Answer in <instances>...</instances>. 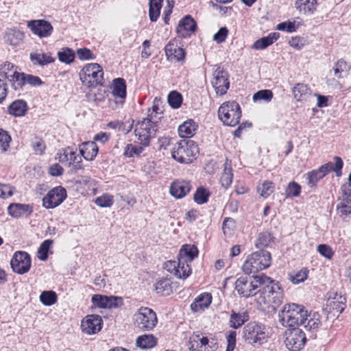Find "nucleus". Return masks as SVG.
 <instances>
[{"label":"nucleus","mask_w":351,"mask_h":351,"mask_svg":"<svg viewBox=\"0 0 351 351\" xmlns=\"http://www.w3.org/2000/svg\"><path fill=\"white\" fill-rule=\"evenodd\" d=\"M233 173L231 168L225 167L220 178V182L226 189L230 186L232 182Z\"/></svg>","instance_id":"nucleus-59"},{"label":"nucleus","mask_w":351,"mask_h":351,"mask_svg":"<svg viewBox=\"0 0 351 351\" xmlns=\"http://www.w3.org/2000/svg\"><path fill=\"white\" fill-rule=\"evenodd\" d=\"M95 203L100 207H110L114 203L113 196L104 194L96 198Z\"/></svg>","instance_id":"nucleus-62"},{"label":"nucleus","mask_w":351,"mask_h":351,"mask_svg":"<svg viewBox=\"0 0 351 351\" xmlns=\"http://www.w3.org/2000/svg\"><path fill=\"white\" fill-rule=\"evenodd\" d=\"M198 147L191 140H182L175 144L171 152L172 157L180 163H191L198 154Z\"/></svg>","instance_id":"nucleus-6"},{"label":"nucleus","mask_w":351,"mask_h":351,"mask_svg":"<svg viewBox=\"0 0 351 351\" xmlns=\"http://www.w3.org/2000/svg\"><path fill=\"white\" fill-rule=\"evenodd\" d=\"M58 57L60 62L71 64L74 62L75 53L73 49L69 47H63L58 52Z\"/></svg>","instance_id":"nucleus-47"},{"label":"nucleus","mask_w":351,"mask_h":351,"mask_svg":"<svg viewBox=\"0 0 351 351\" xmlns=\"http://www.w3.org/2000/svg\"><path fill=\"white\" fill-rule=\"evenodd\" d=\"M165 53L169 60L183 62L185 60L186 51L180 47L176 39H172L165 47Z\"/></svg>","instance_id":"nucleus-24"},{"label":"nucleus","mask_w":351,"mask_h":351,"mask_svg":"<svg viewBox=\"0 0 351 351\" xmlns=\"http://www.w3.org/2000/svg\"><path fill=\"white\" fill-rule=\"evenodd\" d=\"M271 255L268 251L261 250L250 254L243 265L245 274H256L267 269L271 264Z\"/></svg>","instance_id":"nucleus-4"},{"label":"nucleus","mask_w":351,"mask_h":351,"mask_svg":"<svg viewBox=\"0 0 351 351\" xmlns=\"http://www.w3.org/2000/svg\"><path fill=\"white\" fill-rule=\"evenodd\" d=\"M198 124L192 119H187L178 128V134L181 138H191L195 134Z\"/></svg>","instance_id":"nucleus-32"},{"label":"nucleus","mask_w":351,"mask_h":351,"mask_svg":"<svg viewBox=\"0 0 351 351\" xmlns=\"http://www.w3.org/2000/svg\"><path fill=\"white\" fill-rule=\"evenodd\" d=\"M29 206L26 204L12 203L8 208V213L14 217H19L27 211Z\"/></svg>","instance_id":"nucleus-49"},{"label":"nucleus","mask_w":351,"mask_h":351,"mask_svg":"<svg viewBox=\"0 0 351 351\" xmlns=\"http://www.w3.org/2000/svg\"><path fill=\"white\" fill-rule=\"evenodd\" d=\"M298 26V24H296V22L295 21H287L278 24L276 26V29L280 31L292 33L295 32L297 30Z\"/></svg>","instance_id":"nucleus-61"},{"label":"nucleus","mask_w":351,"mask_h":351,"mask_svg":"<svg viewBox=\"0 0 351 351\" xmlns=\"http://www.w3.org/2000/svg\"><path fill=\"white\" fill-rule=\"evenodd\" d=\"M10 265L14 272L18 274H26L32 266L31 256L26 252L16 251L10 261Z\"/></svg>","instance_id":"nucleus-16"},{"label":"nucleus","mask_w":351,"mask_h":351,"mask_svg":"<svg viewBox=\"0 0 351 351\" xmlns=\"http://www.w3.org/2000/svg\"><path fill=\"white\" fill-rule=\"evenodd\" d=\"M92 308L112 309L123 305V299L120 296L94 294L91 298Z\"/></svg>","instance_id":"nucleus-14"},{"label":"nucleus","mask_w":351,"mask_h":351,"mask_svg":"<svg viewBox=\"0 0 351 351\" xmlns=\"http://www.w3.org/2000/svg\"><path fill=\"white\" fill-rule=\"evenodd\" d=\"M40 301L45 306H52L58 301V295L54 291H44L40 295Z\"/></svg>","instance_id":"nucleus-48"},{"label":"nucleus","mask_w":351,"mask_h":351,"mask_svg":"<svg viewBox=\"0 0 351 351\" xmlns=\"http://www.w3.org/2000/svg\"><path fill=\"white\" fill-rule=\"evenodd\" d=\"M301 191V186L298 182L291 181L285 189V195L287 197H295L300 195Z\"/></svg>","instance_id":"nucleus-54"},{"label":"nucleus","mask_w":351,"mask_h":351,"mask_svg":"<svg viewBox=\"0 0 351 351\" xmlns=\"http://www.w3.org/2000/svg\"><path fill=\"white\" fill-rule=\"evenodd\" d=\"M211 82L217 95H224L230 88L228 73L221 66H217L213 72Z\"/></svg>","instance_id":"nucleus-18"},{"label":"nucleus","mask_w":351,"mask_h":351,"mask_svg":"<svg viewBox=\"0 0 351 351\" xmlns=\"http://www.w3.org/2000/svg\"><path fill=\"white\" fill-rule=\"evenodd\" d=\"M32 147L36 154L43 155L47 147L43 138L35 136L32 142Z\"/></svg>","instance_id":"nucleus-57"},{"label":"nucleus","mask_w":351,"mask_h":351,"mask_svg":"<svg viewBox=\"0 0 351 351\" xmlns=\"http://www.w3.org/2000/svg\"><path fill=\"white\" fill-rule=\"evenodd\" d=\"M12 137L9 133L3 129H0V152L1 153L6 152L10 146Z\"/></svg>","instance_id":"nucleus-52"},{"label":"nucleus","mask_w":351,"mask_h":351,"mask_svg":"<svg viewBox=\"0 0 351 351\" xmlns=\"http://www.w3.org/2000/svg\"><path fill=\"white\" fill-rule=\"evenodd\" d=\"M168 102L173 108H180L182 103V95L177 91H171L168 95Z\"/></svg>","instance_id":"nucleus-60"},{"label":"nucleus","mask_w":351,"mask_h":351,"mask_svg":"<svg viewBox=\"0 0 351 351\" xmlns=\"http://www.w3.org/2000/svg\"><path fill=\"white\" fill-rule=\"evenodd\" d=\"M189 263H191L178 258L176 265V269H178V272L176 273V277L180 279L187 278L192 272V269Z\"/></svg>","instance_id":"nucleus-41"},{"label":"nucleus","mask_w":351,"mask_h":351,"mask_svg":"<svg viewBox=\"0 0 351 351\" xmlns=\"http://www.w3.org/2000/svg\"><path fill=\"white\" fill-rule=\"evenodd\" d=\"M10 114L14 117L24 116L27 111V103L23 100L14 101L8 108Z\"/></svg>","instance_id":"nucleus-39"},{"label":"nucleus","mask_w":351,"mask_h":351,"mask_svg":"<svg viewBox=\"0 0 351 351\" xmlns=\"http://www.w3.org/2000/svg\"><path fill=\"white\" fill-rule=\"evenodd\" d=\"M133 324L140 330H152L158 324L157 315L153 309L141 306L133 316Z\"/></svg>","instance_id":"nucleus-7"},{"label":"nucleus","mask_w":351,"mask_h":351,"mask_svg":"<svg viewBox=\"0 0 351 351\" xmlns=\"http://www.w3.org/2000/svg\"><path fill=\"white\" fill-rule=\"evenodd\" d=\"M279 36V34L277 32L270 33L268 36L258 39L253 44V48L257 50L264 49L276 41Z\"/></svg>","instance_id":"nucleus-38"},{"label":"nucleus","mask_w":351,"mask_h":351,"mask_svg":"<svg viewBox=\"0 0 351 351\" xmlns=\"http://www.w3.org/2000/svg\"><path fill=\"white\" fill-rule=\"evenodd\" d=\"M317 252L324 257L331 260L335 255V252L332 247L326 244H320L317 246Z\"/></svg>","instance_id":"nucleus-64"},{"label":"nucleus","mask_w":351,"mask_h":351,"mask_svg":"<svg viewBox=\"0 0 351 351\" xmlns=\"http://www.w3.org/2000/svg\"><path fill=\"white\" fill-rule=\"evenodd\" d=\"M155 291L157 294L162 296L170 295L173 293L171 280L167 278L158 280L155 284Z\"/></svg>","instance_id":"nucleus-36"},{"label":"nucleus","mask_w":351,"mask_h":351,"mask_svg":"<svg viewBox=\"0 0 351 351\" xmlns=\"http://www.w3.org/2000/svg\"><path fill=\"white\" fill-rule=\"evenodd\" d=\"M245 340L252 345H261L267 341L265 326L256 322L248 323L243 330Z\"/></svg>","instance_id":"nucleus-13"},{"label":"nucleus","mask_w":351,"mask_h":351,"mask_svg":"<svg viewBox=\"0 0 351 351\" xmlns=\"http://www.w3.org/2000/svg\"><path fill=\"white\" fill-rule=\"evenodd\" d=\"M339 200V202L337 204L336 207L337 214H339L341 217H344L350 215L351 196L346 195L344 193H342Z\"/></svg>","instance_id":"nucleus-34"},{"label":"nucleus","mask_w":351,"mask_h":351,"mask_svg":"<svg viewBox=\"0 0 351 351\" xmlns=\"http://www.w3.org/2000/svg\"><path fill=\"white\" fill-rule=\"evenodd\" d=\"M295 6L300 14L313 15L317 11L318 3L317 0H297Z\"/></svg>","instance_id":"nucleus-28"},{"label":"nucleus","mask_w":351,"mask_h":351,"mask_svg":"<svg viewBox=\"0 0 351 351\" xmlns=\"http://www.w3.org/2000/svg\"><path fill=\"white\" fill-rule=\"evenodd\" d=\"M189 349L190 351H215L217 343L215 339H209L206 334L195 332L189 337Z\"/></svg>","instance_id":"nucleus-10"},{"label":"nucleus","mask_w":351,"mask_h":351,"mask_svg":"<svg viewBox=\"0 0 351 351\" xmlns=\"http://www.w3.org/2000/svg\"><path fill=\"white\" fill-rule=\"evenodd\" d=\"M321 324V315L318 312L310 311L308 313L306 311V319H305V324H303L306 330H317Z\"/></svg>","instance_id":"nucleus-35"},{"label":"nucleus","mask_w":351,"mask_h":351,"mask_svg":"<svg viewBox=\"0 0 351 351\" xmlns=\"http://www.w3.org/2000/svg\"><path fill=\"white\" fill-rule=\"evenodd\" d=\"M157 344L158 338L152 334H143L136 339V346L143 350L152 349Z\"/></svg>","instance_id":"nucleus-33"},{"label":"nucleus","mask_w":351,"mask_h":351,"mask_svg":"<svg viewBox=\"0 0 351 351\" xmlns=\"http://www.w3.org/2000/svg\"><path fill=\"white\" fill-rule=\"evenodd\" d=\"M18 67L13 63L5 61L0 64V77L10 81L18 72Z\"/></svg>","instance_id":"nucleus-40"},{"label":"nucleus","mask_w":351,"mask_h":351,"mask_svg":"<svg viewBox=\"0 0 351 351\" xmlns=\"http://www.w3.org/2000/svg\"><path fill=\"white\" fill-rule=\"evenodd\" d=\"M145 147L143 145H135L133 144H128L125 147L123 155L125 157L132 158L134 156H140L143 152Z\"/></svg>","instance_id":"nucleus-58"},{"label":"nucleus","mask_w":351,"mask_h":351,"mask_svg":"<svg viewBox=\"0 0 351 351\" xmlns=\"http://www.w3.org/2000/svg\"><path fill=\"white\" fill-rule=\"evenodd\" d=\"M309 270L303 267L300 270L293 274H289L288 279L294 285H298L304 282L308 278Z\"/></svg>","instance_id":"nucleus-50"},{"label":"nucleus","mask_w":351,"mask_h":351,"mask_svg":"<svg viewBox=\"0 0 351 351\" xmlns=\"http://www.w3.org/2000/svg\"><path fill=\"white\" fill-rule=\"evenodd\" d=\"M23 34L19 31L11 30L5 36L6 42L13 46L19 45L23 40Z\"/></svg>","instance_id":"nucleus-56"},{"label":"nucleus","mask_w":351,"mask_h":351,"mask_svg":"<svg viewBox=\"0 0 351 351\" xmlns=\"http://www.w3.org/2000/svg\"><path fill=\"white\" fill-rule=\"evenodd\" d=\"M260 275L254 276L252 279L246 276H241L234 282V290L241 298L256 296L259 282H256Z\"/></svg>","instance_id":"nucleus-11"},{"label":"nucleus","mask_w":351,"mask_h":351,"mask_svg":"<svg viewBox=\"0 0 351 351\" xmlns=\"http://www.w3.org/2000/svg\"><path fill=\"white\" fill-rule=\"evenodd\" d=\"M28 27L32 33L40 38L50 36L53 31L52 25L45 20H33L28 23Z\"/></svg>","instance_id":"nucleus-23"},{"label":"nucleus","mask_w":351,"mask_h":351,"mask_svg":"<svg viewBox=\"0 0 351 351\" xmlns=\"http://www.w3.org/2000/svg\"><path fill=\"white\" fill-rule=\"evenodd\" d=\"M76 54L80 60H94L96 58L93 52L86 47L77 49L76 50Z\"/></svg>","instance_id":"nucleus-63"},{"label":"nucleus","mask_w":351,"mask_h":351,"mask_svg":"<svg viewBox=\"0 0 351 351\" xmlns=\"http://www.w3.org/2000/svg\"><path fill=\"white\" fill-rule=\"evenodd\" d=\"M81 156L86 160H93L98 154V146L94 141H87L79 145Z\"/></svg>","instance_id":"nucleus-26"},{"label":"nucleus","mask_w":351,"mask_h":351,"mask_svg":"<svg viewBox=\"0 0 351 351\" xmlns=\"http://www.w3.org/2000/svg\"><path fill=\"white\" fill-rule=\"evenodd\" d=\"M197 29V23L191 15H186L178 23L176 27L178 36L181 38L190 37Z\"/></svg>","instance_id":"nucleus-22"},{"label":"nucleus","mask_w":351,"mask_h":351,"mask_svg":"<svg viewBox=\"0 0 351 351\" xmlns=\"http://www.w3.org/2000/svg\"><path fill=\"white\" fill-rule=\"evenodd\" d=\"M53 243V240L47 239L40 244L37 251V257L39 260L45 261L48 258L49 254H52L51 247Z\"/></svg>","instance_id":"nucleus-45"},{"label":"nucleus","mask_w":351,"mask_h":351,"mask_svg":"<svg viewBox=\"0 0 351 351\" xmlns=\"http://www.w3.org/2000/svg\"><path fill=\"white\" fill-rule=\"evenodd\" d=\"M256 282L260 285L255 298L257 308L267 313H275L284 299L280 283L264 274L257 278Z\"/></svg>","instance_id":"nucleus-1"},{"label":"nucleus","mask_w":351,"mask_h":351,"mask_svg":"<svg viewBox=\"0 0 351 351\" xmlns=\"http://www.w3.org/2000/svg\"><path fill=\"white\" fill-rule=\"evenodd\" d=\"M163 0H149V16L152 22L158 20L162 8Z\"/></svg>","instance_id":"nucleus-44"},{"label":"nucleus","mask_w":351,"mask_h":351,"mask_svg":"<svg viewBox=\"0 0 351 351\" xmlns=\"http://www.w3.org/2000/svg\"><path fill=\"white\" fill-rule=\"evenodd\" d=\"M333 160L335 164L328 162L321 165L318 169L308 171L306 174L308 185L310 187H315L317 182L331 171H334L337 177H340L342 175L343 160L339 156H335Z\"/></svg>","instance_id":"nucleus-3"},{"label":"nucleus","mask_w":351,"mask_h":351,"mask_svg":"<svg viewBox=\"0 0 351 351\" xmlns=\"http://www.w3.org/2000/svg\"><path fill=\"white\" fill-rule=\"evenodd\" d=\"M274 97L273 92L269 89H264L257 91L253 95L252 99L254 102L258 101H265L269 102Z\"/></svg>","instance_id":"nucleus-55"},{"label":"nucleus","mask_w":351,"mask_h":351,"mask_svg":"<svg viewBox=\"0 0 351 351\" xmlns=\"http://www.w3.org/2000/svg\"><path fill=\"white\" fill-rule=\"evenodd\" d=\"M350 68V65L346 60L340 59L333 66L335 75L338 78H342L348 74Z\"/></svg>","instance_id":"nucleus-46"},{"label":"nucleus","mask_w":351,"mask_h":351,"mask_svg":"<svg viewBox=\"0 0 351 351\" xmlns=\"http://www.w3.org/2000/svg\"><path fill=\"white\" fill-rule=\"evenodd\" d=\"M56 159L75 171L84 169L82 157L77 154L76 150L69 146L59 149L56 155Z\"/></svg>","instance_id":"nucleus-12"},{"label":"nucleus","mask_w":351,"mask_h":351,"mask_svg":"<svg viewBox=\"0 0 351 351\" xmlns=\"http://www.w3.org/2000/svg\"><path fill=\"white\" fill-rule=\"evenodd\" d=\"M212 300L211 293L207 292L202 293L191 304V309L193 312L202 311L210 306Z\"/></svg>","instance_id":"nucleus-27"},{"label":"nucleus","mask_w":351,"mask_h":351,"mask_svg":"<svg viewBox=\"0 0 351 351\" xmlns=\"http://www.w3.org/2000/svg\"><path fill=\"white\" fill-rule=\"evenodd\" d=\"M157 128L156 122L150 119H144L136 125L135 134L141 145L149 146L151 138L155 136Z\"/></svg>","instance_id":"nucleus-9"},{"label":"nucleus","mask_w":351,"mask_h":351,"mask_svg":"<svg viewBox=\"0 0 351 351\" xmlns=\"http://www.w3.org/2000/svg\"><path fill=\"white\" fill-rule=\"evenodd\" d=\"M192 189L190 180L176 179L171 183L169 193L176 199H182L186 196Z\"/></svg>","instance_id":"nucleus-21"},{"label":"nucleus","mask_w":351,"mask_h":351,"mask_svg":"<svg viewBox=\"0 0 351 351\" xmlns=\"http://www.w3.org/2000/svg\"><path fill=\"white\" fill-rule=\"evenodd\" d=\"M112 95L114 99V103L117 106L122 107L125 102L127 96V85L123 78L118 77L113 80Z\"/></svg>","instance_id":"nucleus-20"},{"label":"nucleus","mask_w":351,"mask_h":351,"mask_svg":"<svg viewBox=\"0 0 351 351\" xmlns=\"http://www.w3.org/2000/svg\"><path fill=\"white\" fill-rule=\"evenodd\" d=\"M80 79L82 84L88 88L96 87L101 83L104 71L97 63H88L80 70Z\"/></svg>","instance_id":"nucleus-8"},{"label":"nucleus","mask_w":351,"mask_h":351,"mask_svg":"<svg viewBox=\"0 0 351 351\" xmlns=\"http://www.w3.org/2000/svg\"><path fill=\"white\" fill-rule=\"evenodd\" d=\"M294 98L300 102L307 101L312 95V90L308 84L297 83L292 88Z\"/></svg>","instance_id":"nucleus-29"},{"label":"nucleus","mask_w":351,"mask_h":351,"mask_svg":"<svg viewBox=\"0 0 351 351\" xmlns=\"http://www.w3.org/2000/svg\"><path fill=\"white\" fill-rule=\"evenodd\" d=\"M279 322L287 328H298L305 324L306 309L304 306L296 303L285 304L278 313Z\"/></svg>","instance_id":"nucleus-2"},{"label":"nucleus","mask_w":351,"mask_h":351,"mask_svg":"<svg viewBox=\"0 0 351 351\" xmlns=\"http://www.w3.org/2000/svg\"><path fill=\"white\" fill-rule=\"evenodd\" d=\"M274 242L275 237L270 232L263 231L258 234L255 241V246L256 248L269 247Z\"/></svg>","instance_id":"nucleus-37"},{"label":"nucleus","mask_w":351,"mask_h":351,"mask_svg":"<svg viewBox=\"0 0 351 351\" xmlns=\"http://www.w3.org/2000/svg\"><path fill=\"white\" fill-rule=\"evenodd\" d=\"M29 58L33 64L41 66L53 63L56 60L51 52H32L29 55Z\"/></svg>","instance_id":"nucleus-31"},{"label":"nucleus","mask_w":351,"mask_h":351,"mask_svg":"<svg viewBox=\"0 0 351 351\" xmlns=\"http://www.w3.org/2000/svg\"><path fill=\"white\" fill-rule=\"evenodd\" d=\"M198 254L199 250L196 245L184 244L180 249L178 258L191 263L196 257H197Z\"/></svg>","instance_id":"nucleus-30"},{"label":"nucleus","mask_w":351,"mask_h":351,"mask_svg":"<svg viewBox=\"0 0 351 351\" xmlns=\"http://www.w3.org/2000/svg\"><path fill=\"white\" fill-rule=\"evenodd\" d=\"M219 119L224 125L235 127L240 123L242 110L235 101H227L222 103L218 109Z\"/></svg>","instance_id":"nucleus-5"},{"label":"nucleus","mask_w":351,"mask_h":351,"mask_svg":"<svg viewBox=\"0 0 351 351\" xmlns=\"http://www.w3.org/2000/svg\"><path fill=\"white\" fill-rule=\"evenodd\" d=\"M274 188L275 185L273 182L265 180L257 187V192L261 197L266 199L274 191Z\"/></svg>","instance_id":"nucleus-51"},{"label":"nucleus","mask_w":351,"mask_h":351,"mask_svg":"<svg viewBox=\"0 0 351 351\" xmlns=\"http://www.w3.org/2000/svg\"><path fill=\"white\" fill-rule=\"evenodd\" d=\"M306 341L305 333L298 328L289 329L286 332L285 345L291 351H300Z\"/></svg>","instance_id":"nucleus-15"},{"label":"nucleus","mask_w":351,"mask_h":351,"mask_svg":"<svg viewBox=\"0 0 351 351\" xmlns=\"http://www.w3.org/2000/svg\"><path fill=\"white\" fill-rule=\"evenodd\" d=\"M210 195L211 193L209 189L201 186L196 189L193 194V200L197 204H204L208 202Z\"/></svg>","instance_id":"nucleus-43"},{"label":"nucleus","mask_w":351,"mask_h":351,"mask_svg":"<svg viewBox=\"0 0 351 351\" xmlns=\"http://www.w3.org/2000/svg\"><path fill=\"white\" fill-rule=\"evenodd\" d=\"M101 317L96 314L86 315L81 322V330L84 334L95 335L101 331L103 327Z\"/></svg>","instance_id":"nucleus-19"},{"label":"nucleus","mask_w":351,"mask_h":351,"mask_svg":"<svg viewBox=\"0 0 351 351\" xmlns=\"http://www.w3.org/2000/svg\"><path fill=\"white\" fill-rule=\"evenodd\" d=\"M66 197V190L64 187L56 186L43 197V206L47 209L54 208L60 205Z\"/></svg>","instance_id":"nucleus-17"},{"label":"nucleus","mask_w":351,"mask_h":351,"mask_svg":"<svg viewBox=\"0 0 351 351\" xmlns=\"http://www.w3.org/2000/svg\"><path fill=\"white\" fill-rule=\"evenodd\" d=\"M15 90H21L25 85V73L17 72L10 80Z\"/></svg>","instance_id":"nucleus-53"},{"label":"nucleus","mask_w":351,"mask_h":351,"mask_svg":"<svg viewBox=\"0 0 351 351\" xmlns=\"http://www.w3.org/2000/svg\"><path fill=\"white\" fill-rule=\"evenodd\" d=\"M346 298L344 295H337L328 299L327 307L329 312L332 313L334 315H339L341 313L346 307Z\"/></svg>","instance_id":"nucleus-25"},{"label":"nucleus","mask_w":351,"mask_h":351,"mask_svg":"<svg viewBox=\"0 0 351 351\" xmlns=\"http://www.w3.org/2000/svg\"><path fill=\"white\" fill-rule=\"evenodd\" d=\"M249 319V315L247 312L236 313L232 311L230 317V326L233 328H239Z\"/></svg>","instance_id":"nucleus-42"}]
</instances>
